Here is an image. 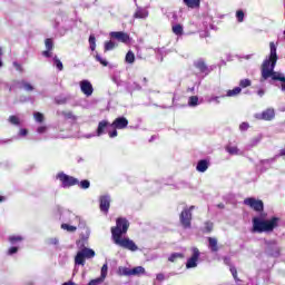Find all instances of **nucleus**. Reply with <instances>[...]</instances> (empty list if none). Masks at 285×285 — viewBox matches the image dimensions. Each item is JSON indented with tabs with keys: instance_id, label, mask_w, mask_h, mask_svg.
<instances>
[{
	"instance_id": "f257e3e1",
	"label": "nucleus",
	"mask_w": 285,
	"mask_h": 285,
	"mask_svg": "<svg viewBox=\"0 0 285 285\" xmlns=\"http://www.w3.org/2000/svg\"><path fill=\"white\" fill-rule=\"evenodd\" d=\"M275 66H277V46L275 42L269 43V55L265 58L261 66V81H268L279 88L282 92H285V75L275 71Z\"/></svg>"
},
{
	"instance_id": "f03ea898",
	"label": "nucleus",
	"mask_w": 285,
	"mask_h": 285,
	"mask_svg": "<svg viewBox=\"0 0 285 285\" xmlns=\"http://www.w3.org/2000/svg\"><path fill=\"white\" fill-rule=\"evenodd\" d=\"M128 228H130V223L126 218H117L116 226L111 227V239L116 246H120V248H125L126 250H130L131 253H137L139 247L135 244V240L124 237L128 233Z\"/></svg>"
},
{
	"instance_id": "7ed1b4c3",
	"label": "nucleus",
	"mask_w": 285,
	"mask_h": 285,
	"mask_svg": "<svg viewBox=\"0 0 285 285\" xmlns=\"http://www.w3.org/2000/svg\"><path fill=\"white\" fill-rule=\"evenodd\" d=\"M264 215L253 218V233H273L279 224V218L264 219Z\"/></svg>"
},
{
	"instance_id": "20e7f679",
	"label": "nucleus",
	"mask_w": 285,
	"mask_h": 285,
	"mask_svg": "<svg viewBox=\"0 0 285 285\" xmlns=\"http://www.w3.org/2000/svg\"><path fill=\"white\" fill-rule=\"evenodd\" d=\"M56 179H58V181H60L61 188H72V186H77V184H79L78 178L70 176L63 171H59L56 175Z\"/></svg>"
},
{
	"instance_id": "39448f33",
	"label": "nucleus",
	"mask_w": 285,
	"mask_h": 285,
	"mask_svg": "<svg viewBox=\"0 0 285 285\" xmlns=\"http://www.w3.org/2000/svg\"><path fill=\"white\" fill-rule=\"evenodd\" d=\"M92 257H95V252L85 247L77 253L75 264L76 266H86V259H92Z\"/></svg>"
},
{
	"instance_id": "423d86ee",
	"label": "nucleus",
	"mask_w": 285,
	"mask_h": 285,
	"mask_svg": "<svg viewBox=\"0 0 285 285\" xmlns=\"http://www.w3.org/2000/svg\"><path fill=\"white\" fill-rule=\"evenodd\" d=\"M69 217H70V225L68 223H63L61 225L62 230H67V233H76L77 232V226H79V224H81V218L72 213H69Z\"/></svg>"
},
{
	"instance_id": "0eeeda50",
	"label": "nucleus",
	"mask_w": 285,
	"mask_h": 285,
	"mask_svg": "<svg viewBox=\"0 0 285 285\" xmlns=\"http://www.w3.org/2000/svg\"><path fill=\"white\" fill-rule=\"evenodd\" d=\"M193 210H195V206H190L189 208H185L180 214V224L184 228H190V222H193Z\"/></svg>"
},
{
	"instance_id": "6e6552de",
	"label": "nucleus",
	"mask_w": 285,
	"mask_h": 285,
	"mask_svg": "<svg viewBox=\"0 0 285 285\" xmlns=\"http://www.w3.org/2000/svg\"><path fill=\"white\" fill-rule=\"evenodd\" d=\"M245 206H249V208H253V210H256V213H262L264 210V202L257 199V198H246L244 200Z\"/></svg>"
},
{
	"instance_id": "1a4fd4ad",
	"label": "nucleus",
	"mask_w": 285,
	"mask_h": 285,
	"mask_svg": "<svg viewBox=\"0 0 285 285\" xmlns=\"http://www.w3.org/2000/svg\"><path fill=\"white\" fill-rule=\"evenodd\" d=\"M199 248L197 247H193L191 248V257H189L187 259V263H186V268L190 269V268H197V264L199 262Z\"/></svg>"
},
{
	"instance_id": "9d476101",
	"label": "nucleus",
	"mask_w": 285,
	"mask_h": 285,
	"mask_svg": "<svg viewBox=\"0 0 285 285\" xmlns=\"http://www.w3.org/2000/svg\"><path fill=\"white\" fill-rule=\"evenodd\" d=\"M255 119H261L262 121H273V119H275V109L267 108L261 114H255Z\"/></svg>"
},
{
	"instance_id": "9b49d317",
	"label": "nucleus",
	"mask_w": 285,
	"mask_h": 285,
	"mask_svg": "<svg viewBox=\"0 0 285 285\" xmlns=\"http://www.w3.org/2000/svg\"><path fill=\"white\" fill-rule=\"evenodd\" d=\"M79 86L82 95L87 97H92V92H95V88L92 87V82H90V80H81L79 82Z\"/></svg>"
},
{
	"instance_id": "f8f14e48",
	"label": "nucleus",
	"mask_w": 285,
	"mask_h": 285,
	"mask_svg": "<svg viewBox=\"0 0 285 285\" xmlns=\"http://www.w3.org/2000/svg\"><path fill=\"white\" fill-rule=\"evenodd\" d=\"M109 36L121 43H130V36L124 31H111Z\"/></svg>"
},
{
	"instance_id": "ddd939ff",
	"label": "nucleus",
	"mask_w": 285,
	"mask_h": 285,
	"mask_svg": "<svg viewBox=\"0 0 285 285\" xmlns=\"http://www.w3.org/2000/svg\"><path fill=\"white\" fill-rule=\"evenodd\" d=\"M108 128H112L111 124H109L108 120L99 121L96 130L97 137H101L102 135H106V132H108Z\"/></svg>"
},
{
	"instance_id": "4468645a",
	"label": "nucleus",
	"mask_w": 285,
	"mask_h": 285,
	"mask_svg": "<svg viewBox=\"0 0 285 285\" xmlns=\"http://www.w3.org/2000/svg\"><path fill=\"white\" fill-rule=\"evenodd\" d=\"M111 128H116L117 130H124V128H128V119L125 117H118L111 124Z\"/></svg>"
},
{
	"instance_id": "2eb2a0df",
	"label": "nucleus",
	"mask_w": 285,
	"mask_h": 285,
	"mask_svg": "<svg viewBox=\"0 0 285 285\" xmlns=\"http://www.w3.org/2000/svg\"><path fill=\"white\" fill-rule=\"evenodd\" d=\"M99 202H100L101 213L108 214V210H110V196L109 195L100 196Z\"/></svg>"
},
{
	"instance_id": "dca6fc26",
	"label": "nucleus",
	"mask_w": 285,
	"mask_h": 285,
	"mask_svg": "<svg viewBox=\"0 0 285 285\" xmlns=\"http://www.w3.org/2000/svg\"><path fill=\"white\" fill-rule=\"evenodd\" d=\"M267 248L269 255H272L273 257H277V255H279V247L277 246V243L275 240L267 242Z\"/></svg>"
},
{
	"instance_id": "f3484780",
	"label": "nucleus",
	"mask_w": 285,
	"mask_h": 285,
	"mask_svg": "<svg viewBox=\"0 0 285 285\" xmlns=\"http://www.w3.org/2000/svg\"><path fill=\"white\" fill-rule=\"evenodd\" d=\"M24 240H26V236L23 235H10L8 237V242L9 244H11V246H19V244H21Z\"/></svg>"
},
{
	"instance_id": "a211bd4d",
	"label": "nucleus",
	"mask_w": 285,
	"mask_h": 285,
	"mask_svg": "<svg viewBox=\"0 0 285 285\" xmlns=\"http://www.w3.org/2000/svg\"><path fill=\"white\" fill-rule=\"evenodd\" d=\"M134 19H148V9L137 7Z\"/></svg>"
},
{
	"instance_id": "6ab92c4d",
	"label": "nucleus",
	"mask_w": 285,
	"mask_h": 285,
	"mask_svg": "<svg viewBox=\"0 0 285 285\" xmlns=\"http://www.w3.org/2000/svg\"><path fill=\"white\" fill-rule=\"evenodd\" d=\"M209 166H210V161H208L206 159H202L197 163L196 170L198 173H206V170H208Z\"/></svg>"
},
{
	"instance_id": "aec40b11",
	"label": "nucleus",
	"mask_w": 285,
	"mask_h": 285,
	"mask_svg": "<svg viewBox=\"0 0 285 285\" xmlns=\"http://www.w3.org/2000/svg\"><path fill=\"white\" fill-rule=\"evenodd\" d=\"M195 68H197V70H199V72H203L204 75H208L209 72L208 66H206V62H204V60L196 61Z\"/></svg>"
},
{
	"instance_id": "412c9836",
	"label": "nucleus",
	"mask_w": 285,
	"mask_h": 285,
	"mask_svg": "<svg viewBox=\"0 0 285 285\" xmlns=\"http://www.w3.org/2000/svg\"><path fill=\"white\" fill-rule=\"evenodd\" d=\"M19 88H22V90H26V92H32V90H35V86H32V83L26 81V80H21L18 82Z\"/></svg>"
},
{
	"instance_id": "4be33fe9",
	"label": "nucleus",
	"mask_w": 285,
	"mask_h": 285,
	"mask_svg": "<svg viewBox=\"0 0 285 285\" xmlns=\"http://www.w3.org/2000/svg\"><path fill=\"white\" fill-rule=\"evenodd\" d=\"M183 3H185L187 8L195 10V8H199V6L202 4V0H183Z\"/></svg>"
},
{
	"instance_id": "5701e85b",
	"label": "nucleus",
	"mask_w": 285,
	"mask_h": 285,
	"mask_svg": "<svg viewBox=\"0 0 285 285\" xmlns=\"http://www.w3.org/2000/svg\"><path fill=\"white\" fill-rule=\"evenodd\" d=\"M208 242V248L212 250V253H217V250H219V247L217 246V238L209 237Z\"/></svg>"
},
{
	"instance_id": "b1692460",
	"label": "nucleus",
	"mask_w": 285,
	"mask_h": 285,
	"mask_svg": "<svg viewBox=\"0 0 285 285\" xmlns=\"http://www.w3.org/2000/svg\"><path fill=\"white\" fill-rule=\"evenodd\" d=\"M225 150L229 154V155H236L239 156L242 155V150H239V148H237V146H233V145H228Z\"/></svg>"
},
{
	"instance_id": "393cba45",
	"label": "nucleus",
	"mask_w": 285,
	"mask_h": 285,
	"mask_svg": "<svg viewBox=\"0 0 285 285\" xmlns=\"http://www.w3.org/2000/svg\"><path fill=\"white\" fill-rule=\"evenodd\" d=\"M118 274L122 275L125 277H130V276H132V269H130L128 267H119L118 268Z\"/></svg>"
},
{
	"instance_id": "a878e982",
	"label": "nucleus",
	"mask_w": 285,
	"mask_h": 285,
	"mask_svg": "<svg viewBox=\"0 0 285 285\" xmlns=\"http://www.w3.org/2000/svg\"><path fill=\"white\" fill-rule=\"evenodd\" d=\"M222 97H226V96H208L206 98L207 104H216L219 105L222 104V101H219V99H222Z\"/></svg>"
},
{
	"instance_id": "bb28decb",
	"label": "nucleus",
	"mask_w": 285,
	"mask_h": 285,
	"mask_svg": "<svg viewBox=\"0 0 285 285\" xmlns=\"http://www.w3.org/2000/svg\"><path fill=\"white\" fill-rule=\"evenodd\" d=\"M242 92V87H236L234 89L227 90V94L224 95V97H237Z\"/></svg>"
},
{
	"instance_id": "cd10ccee",
	"label": "nucleus",
	"mask_w": 285,
	"mask_h": 285,
	"mask_svg": "<svg viewBox=\"0 0 285 285\" xmlns=\"http://www.w3.org/2000/svg\"><path fill=\"white\" fill-rule=\"evenodd\" d=\"M188 106L190 108H196V106H199V97L190 96L189 99H188Z\"/></svg>"
},
{
	"instance_id": "c85d7f7f",
	"label": "nucleus",
	"mask_w": 285,
	"mask_h": 285,
	"mask_svg": "<svg viewBox=\"0 0 285 285\" xmlns=\"http://www.w3.org/2000/svg\"><path fill=\"white\" fill-rule=\"evenodd\" d=\"M174 35H177L180 37V35H184V27L181 24H174L171 28Z\"/></svg>"
},
{
	"instance_id": "c756f323",
	"label": "nucleus",
	"mask_w": 285,
	"mask_h": 285,
	"mask_svg": "<svg viewBox=\"0 0 285 285\" xmlns=\"http://www.w3.org/2000/svg\"><path fill=\"white\" fill-rule=\"evenodd\" d=\"M177 259H184V254L181 253H174L168 257V262L175 263Z\"/></svg>"
},
{
	"instance_id": "7c9ffc66",
	"label": "nucleus",
	"mask_w": 285,
	"mask_h": 285,
	"mask_svg": "<svg viewBox=\"0 0 285 285\" xmlns=\"http://www.w3.org/2000/svg\"><path fill=\"white\" fill-rule=\"evenodd\" d=\"M144 273H146V268L142 266L131 268V275H144Z\"/></svg>"
},
{
	"instance_id": "2f4dec72",
	"label": "nucleus",
	"mask_w": 285,
	"mask_h": 285,
	"mask_svg": "<svg viewBox=\"0 0 285 285\" xmlns=\"http://www.w3.org/2000/svg\"><path fill=\"white\" fill-rule=\"evenodd\" d=\"M77 186H79V188H82V190H88V188H90V180L88 179H85L81 181L78 180Z\"/></svg>"
},
{
	"instance_id": "473e14b6",
	"label": "nucleus",
	"mask_w": 285,
	"mask_h": 285,
	"mask_svg": "<svg viewBox=\"0 0 285 285\" xmlns=\"http://www.w3.org/2000/svg\"><path fill=\"white\" fill-rule=\"evenodd\" d=\"M126 63H135V53L132 51H128L125 57Z\"/></svg>"
},
{
	"instance_id": "72a5a7b5",
	"label": "nucleus",
	"mask_w": 285,
	"mask_h": 285,
	"mask_svg": "<svg viewBox=\"0 0 285 285\" xmlns=\"http://www.w3.org/2000/svg\"><path fill=\"white\" fill-rule=\"evenodd\" d=\"M115 48H117V45L114 41L105 42V52H109V50H115Z\"/></svg>"
},
{
	"instance_id": "f704fd0d",
	"label": "nucleus",
	"mask_w": 285,
	"mask_h": 285,
	"mask_svg": "<svg viewBox=\"0 0 285 285\" xmlns=\"http://www.w3.org/2000/svg\"><path fill=\"white\" fill-rule=\"evenodd\" d=\"M89 46H90V50L92 51H95L97 48V40L94 35L89 37Z\"/></svg>"
},
{
	"instance_id": "c9c22d12",
	"label": "nucleus",
	"mask_w": 285,
	"mask_h": 285,
	"mask_svg": "<svg viewBox=\"0 0 285 285\" xmlns=\"http://www.w3.org/2000/svg\"><path fill=\"white\" fill-rule=\"evenodd\" d=\"M33 119L38 122V124H43V114L36 111L33 112Z\"/></svg>"
},
{
	"instance_id": "e433bc0d",
	"label": "nucleus",
	"mask_w": 285,
	"mask_h": 285,
	"mask_svg": "<svg viewBox=\"0 0 285 285\" xmlns=\"http://www.w3.org/2000/svg\"><path fill=\"white\" fill-rule=\"evenodd\" d=\"M17 253H19V246L17 245L9 247V249L7 250V255L9 256L17 255Z\"/></svg>"
},
{
	"instance_id": "4c0bfd02",
	"label": "nucleus",
	"mask_w": 285,
	"mask_h": 285,
	"mask_svg": "<svg viewBox=\"0 0 285 285\" xmlns=\"http://www.w3.org/2000/svg\"><path fill=\"white\" fill-rule=\"evenodd\" d=\"M100 277L106 281L108 277V264H104L100 272Z\"/></svg>"
},
{
	"instance_id": "58836bf2",
	"label": "nucleus",
	"mask_w": 285,
	"mask_h": 285,
	"mask_svg": "<svg viewBox=\"0 0 285 285\" xmlns=\"http://www.w3.org/2000/svg\"><path fill=\"white\" fill-rule=\"evenodd\" d=\"M213 232V223L206 222L203 227V233H212Z\"/></svg>"
},
{
	"instance_id": "ea45409f",
	"label": "nucleus",
	"mask_w": 285,
	"mask_h": 285,
	"mask_svg": "<svg viewBox=\"0 0 285 285\" xmlns=\"http://www.w3.org/2000/svg\"><path fill=\"white\" fill-rule=\"evenodd\" d=\"M244 17H245L244 10L236 11V19L238 23H244Z\"/></svg>"
},
{
	"instance_id": "a19ab883",
	"label": "nucleus",
	"mask_w": 285,
	"mask_h": 285,
	"mask_svg": "<svg viewBox=\"0 0 285 285\" xmlns=\"http://www.w3.org/2000/svg\"><path fill=\"white\" fill-rule=\"evenodd\" d=\"M53 66H56L59 71L63 70V62L57 57L53 58Z\"/></svg>"
},
{
	"instance_id": "79ce46f5",
	"label": "nucleus",
	"mask_w": 285,
	"mask_h": 285,
	"mask_svg": "<svg viewBox=\"0 0 285 285\" xmlns=\"http://www.w3.org/2000/svg\"><path fill=\"white\" fill-rule=\"evenodd\" d=\"M104 282H106L101 276L96 278V279H91L88 285H100L104 284Z\"/></svg>"
},
{
	"instance_id": "37998d69",
	"label": "nucleus",
	"mask_w": 285,
	"mask_h": 285,
	"mask_svg": "<svg viewBox=\"0 0 285 285\" xmlns=\"http://www.w3.org/2000/svg\"><path fill=\"white\" fill-rule=\"evenodd\" d=\"M250 79H243L239 81V88H248L250 86Z\"/></svg>"
},
{
	"instance_id": "c03bdc74",
	"label": "nucleus",
	"mask_w": 285,
	"mask_h": 285,
	"mask_svg": "<svg viewBox=\"0 0 285 285\" xmlns=\"http://www.w3.org/2000/svg\"><path fill=\"white\" fill-rule=\"evenodd\" d=\"M96 61H99V63H101V66H108V60H106V58H102L101 56H99V53L96 55Z\"/></svg>"
},
{
	"instance_id": "a18cd8bd",
	"label": "nucleus",
	"mask_w": 285,
	"mask_h": 285,
	"mask_svg": "<svg viewBox=\"0 0 285 285\" xmlns=\"http://www.w3.org/2000/svg\"><path fill=\"white\" fill-rule=\"evenodd\" d=\"M9 121H10V124H12L13 126H19V117H17V116H10L9 117Z\"/></svg>"
},
{
	"instance_id": "49530a36",
	"label": "nucleus",
	"mask_w": 285,
	"mask_h": 285,
	"mask_svg": "<svg viewBox=\"0 0 285 285\" xmlns=\"http://www.w3.org/2000/svg\"><path fill=\"white\" fill-rule=\"evenodd\" d=\"M229 271H230L235 282H239V278H237V268H235V266H230Z\"/></svg>"
},
{
	"instance_id": "de8ad7c7",
	"label": "nucleus",
	"mask_w": 285,
	"mask_h": 285,
	"mask_svg": "<svg viewBox=\"0 0 285 285\" xmlns=\"http://www.w3.org/2000/svg\"><path fill=\"white\" fill-rule=\"evenodd\" d=\"M59 115L65 117V119H72V117H73L71 111H60Z\"/></svg>"
},
{
	"instance_id": "09e8293b",
	"label": "nucleus",
	"mask_w": 285,
	"mask_h": 285,
	"mask_svg": "<svg viewBox=\"0 0 285 285\" xmlns=\"http://www.w3.org/2000/svg\"><path fill=\"white\" fill-rule=\"evenodd\" d=\"M45 46L48 50H52V48H53L52 39H50V38L46 39Z\"/></svg>"
},
{
	"instance_id": "8fccbe9b",
	"label": "nucleus",
	"mask_w": 285,
	"mask_h": 285,
	"mask_svg": "<svg viewBox=\"0 0 285 285\" xmlns=\"http://www.w3.org/2000/svg\"><path fill=\"white\" fill-rule=\"evenodd\" d=\"M37 132L38 135H43L46 132H48V127L47 126H40L37 128Z\"/></svg>"
},
{
	"instance_id": "3c124183",
	"label": "nucleus",
	"mask_w": 285,
	"mask_h": 285,
	"mask_svg": "<svg viewBox=\"0 0 285 285\" xmlns=\"http://www.w3.org/2000/svg\"><path fill=\"white\" fill-rule=\"evenodd\" d=\"M48 244H50L51 246H58L59 245V238H57V237L49 238Z\"/></svg>"
},
{
	"instance_id": "603ef678",
	"label": "nucleus",
	"mask_w": 285,
	"mask_h": 285,
	"mask_svg": "<svg viewBox=\"0 0 285 285\" xmlns=\"http://www.w3.org/2000/svg\"><path fill=\"white\" fill-rule=\"evenodd\" d=\"M249 127L250 126L248 125V122H242L239 125V130H242L244 132V131L248 130Z\"/></svg>"
},
{
	"instance_id": "864d4df0",
	"label": "nucleus",
	"mask_w": 285,
	"mask_h": 285,
	"mask_svg": "<svg viewBox=\"0 0 285 285\" xmlns=\"http://www.w3.org/2000/svg\"><path fill=\"white\" fill-rule=\"evenodd\" d=\"M108 135L111 139H115V137L118 135L117 129L115 128L112 131H108Z\"/></svg>"
},
{
	"instance_id": "5fc2aeb1",
	"label": "nucleus",
	"mask_w": 285,
	"mask_h": 285,
	"mask_svg": "<svg viewBox=\"0 0 285 285\" xmlns=\"http://www.w3.org/2000/svg\"><path fill=\"white\" fill-rule=\"evenodd\" d=\"M28 135V129H20L19 136L20 137H26Z\"/></svg>"
},
{
	"instance_id": "6e6d98bb",
	"label": "nucleus",
	"mask_w": 285,
	"mask_h": 285,
	"mask_svg": "<svg viewBox=\"0 0 285 285\" xmlns=\"http://www.w3.org/2000/svg\"><path fill=\"white\" fill-rule=\"evenodd\" d=\"M85 139H92V137H97V132L96 134H86Z\"/></svg>"
},
{
	"instance_id": "4d7b16f0",
	"label": "nucleus",
	"mask_w": 285,
	"mask_h": 285,
	"mask_svg": "<svg viewBox=\"0 0 285 285\" xmlns=\"http://www.w3.org/2000/svg\"><path fill=\"white\" fill-rule=\"evenodd\" d=\"M261 140H262L261 138H254L252 140V146H257V144H259Z\"/></svg>"
},
{
	"instance_id": "13d9d810",
	"label": "nucleus",
	"mask_w": 285,
	"mask_h": 285,
	"mask_svg": "<svg viewBox=\"0 0 285 285\" xmlns=\"http://www.w3.org/2000/svg\"><path fill=\"white\" fill-rule=\"evenodd\" d=\"M13 68H16V70L21 72V65H19V62H13Z\"/></svg>"
},
{
	"instance_id": "bf43d9fd",
	"label": "nucleus",
	"mask_w": 285,
	"mask_h": 285,
	"mask_svg": "<svg viewBox=\"0 0 285 285\" xmlns=\"http://www.w3.org/2000/svg\"><path fill=\"white\" fill-rule=\"evenodd\" d=\"M156 279H158V282H164L165 279L164 274H157Z\"/></svg>"
},
{
	"instance_id": "052dcab7",
	"label": "nucleus",
	"mask_w": 285,
	"mask_h": 285,
	"mask_svg": "<svg viewBox=\"0 0 285 285\" xmlns=\"http://www.w3.org/2000/svg\"><path fill=\"white\" fill-rule=\"evenodd\" d=\"M43 57H52V52H50V50H46L42 52Z\"/></svg>"
},
{
	"instance_id": "680f3d73",
	"label": "nucleus",
	"mask_w": 285,
	"mask_h": 285,
	"mask_svg": "<svg viewBox=\"0 0 285 285\" xmlns=\"http://www.w3.org/2000/svg\"><path fill=\"white\" fill-rule=\"evenodd\" d=\"M224 264H226V266H230V258L224 257Z\"/></svg>"
},
{
	"instance_id": "e2e57ef3",
	"label": "nucleus",
	"mask_w": 285,
	"mask_h": 285,
	"mask_svg": "<svg viewBox=\"0 0 285 285\" xmlns=\"http://www.w3.org/2000/svg\"><path fill=\"white\" fill-rule=\"evenodd\" d=\"M278 157H285V147L279 150Z\"/></svg>"
},
{
	"instance_id": "0e129e2a",
	"label": "nucleus",
	"mask_w": 285,
	"mask_h": 285,
	"mask_svg": "<svg viewBox=\"0 0 285 285\" xmlns=\"http://www.w3.org/2000/svg\"><path fill=\"white\" fill-rule=\"evenodd\" d=\"M258 97H263L265 95L264 89L257 91Z\"/></svg>"
},
{
	"instance_id": "69168bd1",
	"label": "nucleus",
	"mask_w": 285,
	"mask_h": 285,
	"mask_svg": "<svg viewBox=\"0 0 285 285\" xmlns=\"http://www.w3.org/2000/svg\"><path fill=\"white\" fill-rule=\"evenodd\" d=\"M62 285H77V284L72 281H69V282L63 283Z\"/></svg>"
},
{
	"instance_id": "338daca9",
	"label": "nucleus",
	"mask_w": 285,
	"mask_h": 285,
	"mask_svg": "<svg viewBox=\"0 0 285 285\" xmlns=\"http://www.w3.org/2000/svg\"><path fill=\"white\" fill-rule=\"evenodd\" d=\"M6 202V198L3 196H0V203Z\"/></svg>"
},
{
	"instance_id": "774afa93",
	"label": "nucleus",
	"mask_w": 285,
	"mask_h": 285,
	"mask_svg": "<svg viewBox=\"0 0 285 285\" xmlns=\"http://www.w3.org/2000/svg\"><path fill=\"white\" fill-rule=\"evenodd\" d=\"M279 110L281 112H285V107H282Z\"/></svg>"
}]
</instances>
